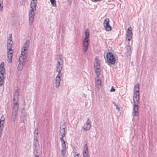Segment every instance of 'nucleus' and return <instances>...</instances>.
I'll use <instances>...</instances> for the list:
<instances>
[{
	"label": "nucleus",
	"mask_w": 157,
	"mask_h": 157,
	"mask_svg": "<svg viewBox=\"0 0 157 157\" xmlns=\"http://www.w3.org/2000/svg\"><path fill=\"white\" fill-rule=\"evenodd\" d=\"M139 93L134 92L133 96L134 105L132 113L133 117H137L138 115V104L139 103Z\"/></svg>",
	"instance_id": "nucleus-1"
},
{
	"label": "nucleus",
	"mask_w": 157,
	"mask_h": 157,
	"mask_svg": "<svg viewBox=\"0 0 157 157\" xmlns=\"http://www.w3.org/2000/svg\"><path fill=\"white\" fill-rule=\"evenodd\" d=\"M107 60L106 62L108 63V65L111 64H114L115 62L116 59L113 54L110 52H108L106 54Z\"/></svg>",
	"instance_id": "nucleus-2"
},
{
	"label": "nucleus",
	"mask_w": 157,
	"mask_h": 157,
	"mask_svg": "<svg viewBox=\"0 0 157 157\" xmlns=\"http://www.w3.org/2000/svg\"><path fill=\"white\" fill-rule=\"evenodd\" d=\"M5 69L4 68V63L2 62L0 66V86H2L3 84L4 78V73Z\"/></svg>",
	"instance_id": "nucleus-3"
},
{
	"label": "nucleus",
	"mask_w": 157,
	"mask_h": 157,
	"mask_svg": "<svg viewBox=\"0 0 157 157\" xmlns=\"http://www.w3.org/2000/svg\"><path fill=\"white\" fill-rule=\"evenodd\" d=\"M30 40H27L25 42L23 47L21 48V52L22 54L25 53L27 52L28 51V49L29 46Z\"/></svg>",
	"instance_id": "nucleus-4"
},
{
	"label": "nucleus",
	"mask_w": 157,
	"mask_h": 157,
	"mask_svg": "<svg viewBox=\"0 0 157 157\" xmlns=\"http://www.w3.org/2000/svg\"><path fill=\"white\" fill-rule=\"evenodd\" d=\"M132 28L131 27H129L127 29L126 34V40L129 41L132 38Z\"/></svg>",
	"instance_id": "nucleus-5"
},
{
	"label": "nucleus",
	"mask_w": 157,
	"mask_h": 157,
	"mask_svg": "<svg viewBox=\"0 0 157 157\" xmlns=\"http://www.w3.org/2000/svg\"><path fill=\"white\" fill-rule=\"evenodd\" d=\"M89 40H86L85 39H84L83 41V50L84 52H86L89 46Z\"/></svg>",
	"instance_id": "nucleus-6"
},
{
	"label": "nucleus",
	"mask_w": 157,
	"mask_h": 157,
	"mask_svg": "<svg viewBox=\"0 0 157 157\" xmlns=\"http://www.w3.org/2000/svg\"><path fill=\"white\" fill-rule=\"evenodd\" d=\"M91 122L89 118H87V121L85 124L83 126V129L84 131H87L89 130L91 127Z\"/></svg>",
	"instance_id": "nucleus-7"
},
{
	"label": "nucleus",
	"mask_w": 157,
	"mask_h": 157,
	"mask_svg": "<svg viewBox=\"0 0 157 157\" xmlns=\"http://www.w3.org/2000/svg\"><path fill=\"white\" fill-rule=\"evenodd\" d=\"M83 157H89L88 151L87 144H85L84 146V150L82 152Z\"/></svg>",
	"instance_id": "nucleus-8"
},
{
	"label": "nucleus",
	"mask_w": 157,
	"mask_h": 157,
	"mask_svg": "<svg viewBox=\"0 0 157 157\" xmlns=\"http://www.w3.org/2000/svg\"><path fill=\"white\" fill-rule=\"evenodd\" d=\"M17 101H16V102L13 103L12 112H18L19 104L18 103Z\"/></svg>",
	"instance_id": "nucleus-9"
},
{
	"label": "nucleus",
	"mask_w": 157,
	"mask_h": 157,
	"mask_svg": "<svg viewBox=\"0 0 157 157\" xmlns=\"http://www.w3.org/2000/svg\"><path fill=\"white\" fill-rule=\"evenodd\" d=\"M94 66V68H100V63H99L98 57V56H96L95 58Z\"/></svg>",
	"instance_id": "nucleus-10"
},
{
	"label": "nucleus",
	"mask_w": 157,
	"mask_h": 157,
	"mask_svg": "<svg viewBox=\"0 0 157 157\" xmlns=\"http://www.w3.org/2000/svg\"><path fill=\"white\" fill-rule=\"evenodd\" d=\"M33 145L35 147L34 149L36 151V153H37V147L39 145L38 141L37 139L36 136H34V140L33 141Z\"/></svg>",
	"instance_id": "nucleus-11"
},
{
	"label": "nucleus",
	"mask_w": 157,
	"mask_h": 157,
	"mask_svg": "<svg viewBox=\"0 0 157 157\" xmlns=\"http://www.w3.org/2000/svg\"><path fill=\"white\" fill-rule=\"evenodd\" d=\"M27 52L24 54H22V52H21V56L19 58V62H21V63H24V60L27 57Z\"/></svg>",
	"instance_id": "nucleus-12"
},
{
	"label": "nucleus",
	"mask_w": 157,
	"mask_h": 157,
	"mask_svg": "<svg viewBox=\"0 0 157 157\" xmlns=\"http://www.w3.org/2000/svg\"><path fill=\"white\" fill-rule=\"evenodd\" d=\"M101 85V81L100 79H98L95 81V86L98 90L100 89Z\"/></svg>",
	"instance_id": "nucleus-13"
},
{
	"label": "nucleus",
	"mask_w": 157,
	"mask_h": 157,
	"mask_svg": "<svg viewBox=\"0 0 157 157\" xmlns=\"http://www.w3.org/2000/svg\"><path fill=\"white\" fill-rule=\"evenodd\" d=\"M19 100V92L18 89H16L14 94L13 100L14 101H18Z\"/></svg>",
	"instance_id": "nucleus-14"
},
{
	"label": "nucleus",
	"mask_w": 157,
	"mask_h": 157,
	"mask_svg": "<svg viewBox=\"0 0 157 157\" xmlns=\"http://www.w3.org/2000/svg\"><path fill=\"white\" fill-rule=\"evenodd\" d=\"M37 1L31 2L30 4V7L32 11H35L36 9Z\"/></svg>",
	"instance_id": "nucleus-15"
},
{
	"label": "nucleus",
	"mask_w": 157,
	"mask_h": 157,
	"mask_svg": "<svg viewBox=\"0 0 157 157\" xmlns=\"http://www.w3.org/2000/svg\"><path fill=\"white\" fill-rule=\"evenodd\" d=\"M13 51H8L7 52L8 53V57L9 59V62L10 63H11L12 62V57L13 56Z\"/></svg>",
	"instance_id": "nucleus-16"
},
{
	"label": "nucleus",
	"mask_w": 157,
	"mask_h": 157,
	"mask_svg": "<svg viewBox=\"0 0 157 157\" xmlns=\"http://www.w3.org/2000/svg\"><path fill=\"white\" fill-rule=\"evenodd\" d=\"M12 114L11 117V120L14 123L15 122V120L17 117V112H12Z\"/></svg>",
	"instance_id": "nucleus-17"
},
{
	"label": "nucleus",
	"mask_w": 157,
	"mask_h": 157,
	"mask_svg": "<svg viewBox=\"0 0 157 157\" xmlns=\"http://www.w3.org/2000/svg\"><path fill=\"white\" fill-rule=\"evenodd\" d=\"M60 140L62 143V149H66V145L65 142L63 139L60 138Z\"/></svg>",
	"instance_id": "nucleus-18"
},
{
	"label": "nucleus",
	"mask_w": 157,
	"mask_h": 157,
	"mask_svg": "<svg viewBox=\"0 0 157 157\" xmlns=\"http://www.w3.org/2000/svg\"><path fill=\"white\" fill-rule=\"evenodd\" d=\"M24 64L25 63H21V62H20L19 63L18 65L17 68L18 71H21L22 70Z\"/></svg>",
	"instance_id": "nucleus-19"
},
{
	"label": "nucleus",
	"mask_w": 157,
	"mask_h": 157,
	"mask_svg": "<svg viewBox=\"0 0 157 157\" xmlns=\"http://www.w3.org/2000/svg\"><path fill=\"white\" fill-rule=\"evenodd\" d=\"M29 23L30 25H31L33 23V21L34 16L33 15H30V14H29Z\"/></svg>",
	"instance_id": "nucleus-20"
},
{
	"label": "nucleus",
	"mask_w": 157,
	"mask_h": 157,
	"mask_svg": "<svg viewBox=\"0 0 157 157\" xmlns=\"http://www.w3.org/2000/svg\"><path fill=\"white\" fill-rule=\"evenodd\" d=\"M63 67V65L62 64L60 63V62L58 61V63L57 64V67L56 70H62Z\"/></svg>",
	"instance_id": "nucleus-21"
},
{
	"label": "nucleus",
	"mask_w": 157,
	"mask_h": 157,
	"mask_svg": "<svg viewBox=\"0 0 157 157\" xmlns=\"http://www.w3.org/2000/svg\"><path fill=\"white\" fill-rule=\"evenodd\" d=\"M139 85L138 83H137L134 87V92L139 93Z\"/></svg>",
	"instance_id": "nucleus-22"
},
{
	"label": "nucleus",
	"mask_w": 157,
	"mask_h": 157,
	"mask_svg": "<svg viewBox=\"0 0 157 157\" xmlns=\"http://www.w3.org/2000/svg\"><path fill=\"white\" fill-rule=\"evenodd\" d=\"M89 31L88 29H86L85 32V38L84 39L86 40H89Z\"/></svg>",
	"instance_id": "nucleus-23"
},
{
	"label": "nucleus",
	"mask_w": 157,
	"mask_h": 157,
	"mask_svg": "<svg viewBox=\"0 0 157 157\" xmlns=\"http://www.w3.org/2000/svg\"><path fill=\"white\" fill-rule=\"evenodd\" d=\"M61 80V78H56V88L58 87L60 85V82Z\"/></svg>",
	"instance_id": "nucleus-24"
},
{
	"label": "nucleus",
	"mask_w": 157,
	"mask_h": 157,
	"mask_svg": "<svg viewBox=\"0 0 157 157\" xmlns=\"http://www.w3.org/2000/svg\"><path fill=\"white\" fill-rule=\"evenodd\" d=\"M95 71L96 75V77L99 78L100 74V68H95Z\"/></svg>",
	"instance_id": "nucleus-25"
},
{
	"label": "nucleus",
	"mask_w": 157,
	"mask_h": 157,
	"mask_svg": "<svg viewBox=\"0 0 157 157\" xmlns=\"http://www.w3.org/2000/svg\"><path fill=\"white\" fill-rule=\"evenodd\" d=\"M10 35H11V37H10V39H8L7 41V46L8 45L10 46V45H12L13 43V41H12V34H10Z\"/></svg>",
	"instance_id": "nucleus-26"
},
{
	"label": "nucleus",
	"mask_w": 157,
	"mask_h": 157,
	"mask_svg": "<svg viewBox=\"0 0 157 157\" xmlns=\"http://www.w3.org/2000/svg\"><path fill=\"white\" fill-rule=\"evenodd\" d=\"M127 52L128 53V55H130L131 53V47L129 45H128L126 47Z\"/></svg>",
	"instance_id": "nucleus-27"
},
{
	"label": "nucleus",
	"mask_w": 157,
	"mask_h": 157,
	"mask_svg": "<svg viewBox=\"0 0 157 157\" xmlns=\"http://www.w3.org/2000/svg\"><path fill=\"white\" fill-rule=\"evenodd\" d=\"M105 27V30L108 31H109L111 30V26L109 24L108 25H106L104 26Z\"/></svg>",
	"instance_id": "nucleus-28"
},
{
	"label": "nucleus",
	"mask_w": 157,
	"mask_h": 157,
	"mask_svg": "<svg viewBox=\"0 0 157 157\" xmlns=\"http://www.w3.org/2000/svg\"><path fill=\"white\" fill-rule=\"evenodd\" d=\"M109 19L108 18H107L105 19L103 22V25L104 26H105V25H108L109 24Z\"/></svg>",
	"instance_id": "nucleus-29"
},
{
	"label": "nucleus",
	"mask_w": 157,
	"mask_h": 157,
	"mask_svg": "<svg viewBox=\"0 0 157 157\" xmlns=\"http://www.w3.org/2000/svg\"><path fill=\"white\" fill-rule=\"evenodd\" d=\"M61 70H56V71L58 72V75L56 76V78H61L60 77L62 76V74H61L60 72Z\"/></svg>",
	"instance_id": "nucleus-30"
},
{
	"label": "nucleus",
	"mask_w": 157,
	"mask_h": 157,
	"mask_svg": "<svg viewBox=\"0 0 157 157\" xmlns=\"http://www.w3.org/2000/svg\"><path fill=\"white\" fill-rule=\"evenodd\" d=\"M60 132L61 134H65V128L60 127Z\"/></svg>",
	"instance_id": "nucleus-31"
},
{
	"label": "nucleus",
	"mask_w": 157,
	"mask_h": 157,
	"mask_svg": "<svg viewBox=\"0 0 157 157\" xmlns=\"http://www.w3.org/2000/svg\"><path fill=\"white\" fill-rule=\"evenodd\" d=\"M50 1L52 6L55 7L56 6V1L55 0H50Z\"/></svg>",
	"instance_id": "nucleus-32"
},
{
	"label": "nucleus",
	"mask_w": 157,
	"mask_h": 157,
	"mask_svg": "<svg viewBox=\"0 0 157 157\" xmlns=\"http://www.w3.org/2000/svg\"><path fill=\"white\" fill-rule=\"evenodd\" d=\"M21 119L23 122H24L26 120V116L25 115H22L21 117Z\"/></svg>",
	"instance_id": "nucleus-33"
},
{
	"label": "nucleus",
	"mask_w": 157,
	"mask_h": 157,
	"mask_svg": "<svg viewBox=\"0 0 157 157\" xmlns=\"http://www.w3.org/2000/svg\"><path fill=\"white\" fill-rule=\"evenodd\" d=\"M12 45H10V46L8 45L7 46V50H8V51H13V50L12 49Z\"/></svg>",
	"instance_id": "nucleus-34"
},
{
	"label": "nucleus",
	"mask_w": 157,
	"mask_h": 157,
	"mask_svg": "<svg viewBox=\"0 0 157 157\" xmlns=\"http://www.w3.org/2000/svg\"><path fill=\"white\" fill-rule=\"evenodd\" d=\"M65 150L66 149H62L61 150V153L63 157H65L66 155Z\"/></svg>",
	"instance_id": "nucleus-35"
},
{
	"label": "nucleus",
	"mask_w": 157,
	"mask_h": 157,
	"mask_svg": "<svg viewBox=\"0 0 157 157\" xmlns=\"http://www.w3.org/2000/svg\"><path fill=\"white\" fill-rule=\"evenodd\" d=\"M34 11H32L31 10H30L29 12V14L30 15H35V13L34 12Z\"/></svg>",
	"instance_id": "nucleus-36"
},
{
	"label": "nucleus",
	"mask_w": 157,
	"mask_h": 157,
	"mask_svg": "<svg viewBox=\"0 0 157 157\" xmlns=\"http://www.w3.org/2000/svg\"><path fill=\"white\" fill-rule=\"evenodd\" d=\"M35 136H36L35 135H36L37 136L38 135V130L37 128H36L35 129Z\"/></svg>",
	"instance_id": "nucleus-37"
},
{
	"label": "nucleus",
	"mask_w": 157,
	"mask_h": 157,
	"mask_svg": "<svg viewBox=\"0 0 157 157\" xmlns=\"http://www.w3.org/2000/svg\"><path fill=\"white\" fill-rule=\"evenodd\" d=\"M4 122H2V121H0V127H3Z\"/></svg>",
	"instance_id": "nucleus-38"
},
{
	"label": "nucleus",
	"mask_w": 157,
	"mask_h": 157,
	"mask_svg": "<svg viewBox=\"0 0 157 157\" xmlns=\"http://www.w3.org/2000/svg\"><path fill=\"white\" fill-rule=\"evenodd\" d=\"M115 91V89H114V88H113V87H112L110 91V92H114Z\"/></svg>",
	"instance_id": "nucleus-39"
},
{
	"label": "nucleus",
	"mask_w": 157,
	"mask_h": 157,
	"mask_svg": "<svg viewBox=\"0 0 157 157\" xmlns=\"http://www.w3.org/2000/svg\"><path fill=\"white\" fill-rule=\"evenodd\" d=\"M113 103L116 106V109L118 110H119L120 109V108L119 106H117V105L114 102H113Z\"/></svg>",
	"instance_id": "nucleus-40"
},
{
	"label": "nucleus",
	"mask_w": 157,
	"mask_h": 157,
	"mask_svg": "<svg viewBox=\"0 0 157 157\" xmlns=\"http://www.w3.org/2000/svg\"><path fill=\"white\" fill-rule=\"evenodd\" d=\"M74 157H80V155L78 153H77L74 156Z\"/></svg>",
	"instance_id": "nucleus-41"
},
{
	"label": "nucleus",
	"mask_w": 157,
	"mask_h": 157,
	"mask_svg": "<svg viewBox=\"0 0 157 157\" xmlns=\"http://www.w3.org/2000/svg\"><path fill=\"white\" fill-rule=\"evenodd\" d=\"M61 137L60 138H62V139H63V137L65 136V134H61Z\"/></svg>",
	"instance_id": "nucleus-42"
},
{
	"label": "nucleus",
	"mask_w": 157,
	"mask_h": 157,
	"mask_svg": "<svg viewBox=\"0 0 157 157\" xmlns=\"http://www.w3.org/2000/svg\"><path fill=\"white\" fill-rule=\"evenodd\" d=\"M5 120V119L4 117H2L0 119V121H2V122H3Z\"/></svg>",
	"instance_id": "nucleus-43"
},
{
	"label": "nucleus",
	"mask_w": 157,
	"mask_h": 157,
	"mask_svg": "<svg viewBox=\"0 0 157 157\" xmlns=\"http://www.w3.org/2000/svg\"><path fill=\"white\" fill-rule=\"evenodd\" d=\"M3 10V6H0V11H2Z\"/></svg>",
	"instance_id": "nucleus-44"
},
{
	"label": "nucleus",
	"mask_w": 157,
	"mask_h": 157,
	"mask_svg": "<svg viewBox=\"0 0 157 157\" xmlns=\"http://www.w3.org/2000/svg\"><path fill=\"white\" fill-rule=\"evenodd\" d=\"M3 127H0V133H2Z\"/></svg>",
	"instance_id": "nucleus-45"
},
{
	"label": "nucleus",
	"mask_w": 157,
	"mask_h": 157,
	"mask_svg": "<svg viewBox=\"0 0 157 157\" xmlns=\"http://www.w3.org/2000/svg\"><path fill=\"white\" fill-rule=\"evenodd\" d=\"M93 2H98V0H91Z\"/></svg>",
	"instance_id": "nucleus-46"
},
{
	"label": "nucleus",
	"mask_w": 157,
	"mask_h": 157,
	"mask_svg": "<svg viewBox=\"0 0 157 157\" xmlns=\"http://www.w3.org/2000/svg\"><path fill=\"white\" fill-rule=\"evenodd\" d=\"M34 157H39V155H35V156H34Z\"/></svg>",
	"instance_id": "nucleus-47"
},
{
	"label": "nucleus",
	"mask_w": 157,
	"mask_h": 157,
	"mask_svg": "<svg viewBox=\"0 0 157 157\" xmlns=\"http://www.w3.org/2000/svg\"><path fill=\"white\" fill-rule=\"evenodd\" d=\"M86 95L85 94H83V97H86Z\"/></svg>",
	"instance_id": "nucleus-48"
},
{
	"label": "nucleus",
	"mask_w": 157,
	"mask_h": 157,
	"mask_svg": "<svg viewBox=\"0 0 157 157\" xmlns=\"http://www.w3.org/2000/svg\"><path fill=\"white\" fill-rule=\"evenodd\" d=\"M102 0H98V2H101L102 1Z\"/></svg>",
	"instance_id": "nucleus-49"
},
{
	"label": "nucleus",
	"mask_w": 157,
	"mask_h": 157,
	"mask_svg": "<svg viewBox=\"0 0 157 157\" xmlns=\"http://www.w3.org/2000/svg\"><path fill=\"white\" fill-rule=\"evenodd\" d=\"M33 2L37 1V0H32Z\"/></svg>",
	"instance_id": "nucleus-50"
},
{
	"label": "nucleus",
	"mask_w": 157,
	"mask_h": 157,
	"mask_svg": "<svg viewBox=\"0 0 157 157\" xmlns=\"http://www.w3.org/2000/svg\"><path fill=\"white\" fill-rule=\"evenodd\" d=\"M60 59V61H61V60H62V59L61 58H60V59Z\"/></svg>",
	"instance_id": "nucleus-51"
},
{
	"label": "nucleus",
	"mask_w": 157,
	"mask_h": 157,
	"mask_svg": "<svg viewBox=\"0 0 157 157\" xmlns=\"http://www.w3.org/2000/svg\"><path fill=\"white\" fill-rule=\"evenodd\" d=\"M2 6L1 4L0 3V6Z\"/></svg>",
	"instance_id": "nucleus-52"
}]
</instances>
